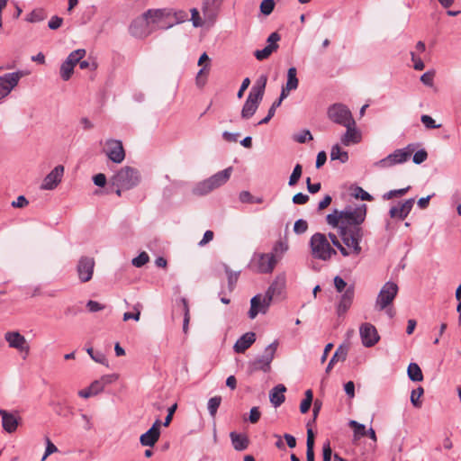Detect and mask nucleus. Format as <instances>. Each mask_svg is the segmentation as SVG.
I'll return each mask as SVG.
<instances>
[{
    "label": "nucleus",
    "mask_w": 461,
    "mask_h": 461,
    "mask_svg": "<svg viewBox=\"0 0 461 461\" xmlns=\"http://www.w3.org/2000/svg\"><path fill=\"white\" fill-rule=\"evenodd\" d=\"M168 13L170 28L178 23H184L188 19V14L184 10H176L173 8H168Z\"/></svg>",
    "instance_id": "473e14b6"
},
{
    "label": "nucleus",
    "mask_w": 461,
    "mask_h": 461,
    "mask_svg": "<svg viewBox=\"0 0 461 461\" xmlns=\"http://www.w3.org/2000/svg\"><path fill=\"white\" fill-rule=\"evenodd\" d=\"M294 140L299 143H304L307 140H312V136L308 130H304L299 134H297L294 138Z\"/></svg>",
    "instance_id": "69168bd1"
},
{
    "label": "nucleus",
    "mask_w": 461,
    "mask_h": 461,
    "mask_svg": "<svg viewBox=\"0 0 461 461\" xmlns=\"http://www.w3.org/2000/svg\"><path fill=\"white\" fill-rule=\"evenodd\" d=\"M267 82V75H261L252 88L249 91V95H252L258 98L263 99V95L265 93V88Z\"/></svg>",
    "instance_id": "2f4dec72"
},
{
    "label": "nucleus",
    "mask_w": 461,
    "mask_h": 461,
    "mask_svg": "<svg viewBox=\"0 0 461 461\" xmlns=\"http://www.w3.org/2000/svg\"><path fill=\"white\" fill-rule=\"evenodd\" d=\"M359 335L362 344L366 348H371L375 346L380 339V336L376 328L369 322H365L360 325Z\"/></svg>",
    "instance_id": "4468645a"
},
{
    "label": "nucleus",
    "mask_w": 461,
    "mask_h": 461,
    "mask_svg": "<svg viewBox=\"0 0 461 461\" xmlns=\"http://www.w3.org/2000/svg\"><path fill=\"white\" fill-rule=\"evenodd\" d=\"M0 416L2 417V426L8 433H13L16 430L19 420L16 415L0 409Z\"/></svg>",
    "instance_id": "393cba45"
},
{
    "label": "nucleus",
    "mask_w": 461,
    "mask_h": 461,
    "mask_svg": "<svg viewBox=\"0 0 461 461\" xmlns=\"http://www.w3.org/2000/svg\"><path fill=\"white\" fill-rule=\"evenodd\" d=\"M261 101L262 99L249 94L241 110V118L245 120L251 118L257 112Z\"/></svg>",
    "instance_id": "5701e85b"
},
{
    "label": "nucleus",
    "mask_w": 461,
    "mask_h": 461,
    "mask_svg": "<svg viewBox=\"0 0 461 461\" xmlns=\"http://www.w3.org/2000/svg\"><path fill=\"white\" fill-rule=\"evenodd\" d=\"M278 347L277 340H275L267 347H266L262 356L256 357L253 361L249 363V370L250 373L257 371H263L267 373L271 369V363L275 357Z\"/></svg>",
    "instance_id": "423d86ee"
},
{
    "label": "nucleus",
    "mask_w": 461,
    "mask_h": 461,
    "mask_svg": "<svg viewBox=\"0 0 461 461\" xmlns=\"http://www.w3.org/2000/svg\"><path fill=\"white\" fill-rule=\"evenodd\" d=\"M312 398H313V394H312V390H307L305 392V398L302 401L301 404H300V411L302 413H306L311 405H312Z\"/></svg>",
    "instance_id": "a18cd8bd"
},
{
    "label": "nucleus",
    "mask_w": 461,
    "mask_h": 461,
    "mask_svg": "<svg viewBox=\"0 0 461 461\" xmlns=\"http://www.w3.org/2000/svg\"><path fill=\"white\" fill-rule=\"evenodd\" d=\"M274 0H263L260 4V11L265 15H269L275 8Z\"/></svg>",
    "instance_id": "603ef678"
},
{
    "label": "nucleus",
    "mask_w": 461,
    "mask_h": 461,
    "mask_svg": "<svg viewBox=\"0 0 461 461\" xmlns=\"http://www.w3.org/2000/svg\"><path fill=\"white\" fill-rule=\"evenodd\" d=\"M86 51L84 49L76 50L68 56L66 61L75 67L86 56Z\"/></svg>",
    "instance_id": "4c0bfd02"
},
{
    "label": "nucleus",
    "mask_w": 461,
    "mask_h": 461,
    "mask_svg": "<svg viewBox=\"0 0 461 461\" xmlns=\"http://www.w3.org/2000/svg\"><path fill=\"white\" fill-rule=\"evenodd\" d=\"M140 171L134 167L126 166L118 170L110 179V183L118 196L123 191H128L137 186L140 182Z\"/></svg>",
    "instance_id": "f03ea898"
},
{
    "label": "nucleus",
    "mask_w": 461,
    "mask_h": 461,
    "mask_svg": "<svg viewBox=\"0 0 461 461\" xmlns=\"http://www.w3.org/2000/svg\"><path fill=\"white\" fill-rule=\"evenodd\" d=\"M354 298V287L349 286L341 295L340 301L337 307L338 315H343L351 306Z\"/></svg>",
    "instance_id": "a878e982"
},
{
    "label": "nucleus",
    "mask_w": 461,
    "mask_h": 461,
    "mask_svg": "<svg viewBox=\"0 0 461 461\" xmlns=\"http://www.w3.org/2000/svg\"><path fill=\"white\" fill-rule=\"evenodd\" d=\"M190 12L191 21L194 27H202L205 23H207L205 20L203 21V19L200 16L199 11L196 8H192Z\"/></svg>",
    "instance_id": "8fccbe9b"
},
{
    "label": "nucleus",
    "mask_w": 461,
    "mask_h": 461,
    "mask_svg": "<svg viewBox=\"0 0 461 461\" xmlns=\"http://www.w3.org/2000/svg\"><path fill=\"white\" fill-rule=\"evenodd\" d=\"M349 426L354 429V433L356 437H363L366 435V429L365 425L358 423L356 420H350Z\"/></svg>",
    "instance_id": "3c124183"
},
{
    "label": "nucleus",
    "mask_w": 461,
    "mask_h": 461,
    "mask_svg": "<svg viewBox=\"0 0 461 461\" xmlns=\"http://www.w3.org/2000/svg\"><path fill=\"white\" fill-rule=\"evenodd\" d=\"M160 431L155 429H149L140 438V444L145 447H153L159 438Z\"/></svg>",
    "instance_id": "7c9ffc66"
},
{
    "label": "nucleus",
    "mask_w": 461,
    "mask_h": 461,
    "mask_svg": "<svg viewBox=\"0 0 461 461\" xmlns=\"http://www.w3.org/2000/svg\"><path fill=\"white\" fill-rule=\"evenodd\" d=\"M58 451V447L51 442L49 438H46V449L43 456L41 457V461H45L46 458Z\"/></svg>",
    "instance_id": "052dcab7"
},
{
    "label": "nucleus",
    "mask_w": 461,
    "mask_h": 461,
    "mask_svg": "<svg viewBox=\"0 0 461 461\" xmlns=\"http://www.w3.org/2000/svg\"><path fill=\"white\" fill-rule=\"evenodd\" d=\"M95 267V260L89 257H82L77 264V271L78 278L82 283L92 279Z\"/></svg>",
    "instance_id": "dca6fc26"
},
{
    "label": "nucleus",
    "mask_w": 461,
    "mask_h": 461,
    "mask_svg": "<svg viewBox=\"0 0 461 461\" xmlns=\"http://www.w3.org/2000/svg\"><path fill=\"white\" fill-rule=\"evenodd\" d=\"M256 340L254 332H247L243 334L234 344V351L237 353L245 352Z\"/></svg>",
    "instance_id": "bb28decb"
},
{
    "label": "nucleus",
    "mask_w": 461,
    "mask_h": 461,
    "mask_svg": "<svg viewBox=\"0 0 461 461\" xmlns=\"http://www.w3.org/2000/svg\"><path fill=\"white\" fill-rule=\"evenodd\" d=\"M328 236H329V239L330 240L332 245L339 250L340 254L343 257L349 256V252L347 250V249L344 248V246L342 245L341 241L339 240V238L336 234L330 232L328 234Z\"/></svg>",
    "instance_id": "79ce46f5"
},
{
    "label": "nucleus",
    "mask_w": 461,
    "mask_h": 461,
    "mask_svg": "<svg viewBox=\"0 0 461 461\" xmlns=\"http://www.w3.org/2000/svg\"><path fill=\"white\" fill-rule=\"evenodd\" d=\"M116 377L113 375H103L100 379L95 380L91 383L89 387L93 391L94 394L96 395L99 393L103 392L104 387L107 384H112L113 381H115Z\"/></svg>",
    "instance_id": "cd10ccee"
},
{
    "label": "nucleus",
    "mask_w": 461,
    "mask_h": 461,
    "mask_svg": "<svg viewBox=\"0 0 461 461\" xmlns=\"http://www.w3.org/2000/svg\"><path fill=\"white\" fill-rule=\"evenodd\" d=\"M347 355H348V348L346 347H343V346H339L337 350L335 351V353L333 354L331 359L330 360L327 367H326V373H329L334 364L337 362V361H344L347 357Z\"/></svg>",
    "instance_id": "72a5a7b5"
},
{
    "label": "nucleus",
    "mask_w": 461,
    "mask_h": 461,
    "mask_svg": "<svg viewBox=\"0 0 461 461\" xmlns=\"http://www.w3.org/2000/svg\"><path fill=\"white\" fill-rule=\"evenodd\" d=\"M344 127L347 131L340 138V141L344 146H350L361 141L362 135L360 131L357 128L356 121H354L353 125Z\"/></svg>",
    "instance_id": "412c9836"
},
{
    "label": "nucleus",
    "mask_w": 461,
    "mask_h": 461,
    "mask_svg": "<svg viewBox=\"0 0 461 461\" xmlns=\"http://www.w3.org/2000/svg\"><path fill=\"white\" fill-rule=\"evenodd\" d=\"M329 119L341 126L353 125L354 118L350 110L343 104H334L328 108Z\"/></svg>",
    "instance_id": "0eeeda50"
},
{
    "label": "nucleus",
    "mask_w": 461,
    "mask_h": 461,
    "mask_svg": "<svg viewBox=\"0 0 461 461\" xmlns=\"http://www.w3.org/2000/svg\"><path fill=\"white\" fill-rule=\"evenodd\" d=\"M302 166L300 164H297L289 177L288 185L290 186L295 185L297 182L299 181L301 176H302Z\"/></svg>",
    "instance_id": "de8ad7c7"
},
{
    "label": "nucleus",
    "mask_w": 461,
    "mask_h": 461,
    "mask_svg": "<svg viewBox=\"0 0 461 461\" xmlns=\"http://www.w3.org/2000/svg\"><path fill=\"white\" fill-rule=\"evenodd\" d=\"M414 149L415 148L413 144H409L408 146L402 149H395L387 157L378 161H375L373 164V167L378 169H387L393 166L402 164L410 159Z\"/></svg>",
    "instance_id": "39448f33"
},
{
    "label": "nucleus",
    "mask_w": 461,
    "mask_h": 461,
    "mask_svg": "<svg viewBox=\"0 0 461 461\" xmlns=\"http://www.w3.org/2000/svg\"><path fill=\"white\" fill-rule=\"evenodd\" d=\"M5 340L8 342L10 348H16L19 351L28 352L29 347L26 343L25 338L16 331H9L5 335Z\"/></svg>",
    "instance_id": "4be33fe9"
},
{
    "label": "nucleus",
    "mask_w": 461,
    "mask_h": 461,
    "mask_svg": "<svg viewBox=\"0 0 461 461\" xmlns=\"http://www.w3.org/2000/svg\"><path fill=\"white\" fill-rule=\"evenodd\" d=\"M22 77L23 73L21 71L7 73L0 77V101L12 92Z\"/></svg>",
    "instance_id": "9b49d317"
},
{
    "label": "nucleus",
    "mask_w": 461,
    "mask_h": 461,
    "mask_svg": "<svg viewBox=\"0 0 461 461\" xmlns=\"http://www.w3.org/2000/svg\"><path fill=\"white\" fill-rule=\"evenodd\" d=\"M330 158L345 163L348 160V154L347 151L343 150L339 144H335L330 150Z\"/></svg>",
    "instance_id": "c9c22d12"
},
{
    "label": "nucleus",
    "mask_w": 461,
    "mask_h": 461,
    "mask_svg": "<svg viewBox=\"0 0 461 461\" xmlns=\"http://www.w3.org/2000/svg\"><path fill=\"white\" fill-rule=\"evenodd\" d=\"M311 254L313 258L328 261L337 251L330 245L325 234L321 232L314 233L310 239Z\"/></svg>",
    "instance_id": "7ed1b4c3"
},
{
    "label": "nucleus",
    "mask_w": 461,
    "mask_h": 461,
    "mask_svg": "<svg viewBox=\"0 0 461 461\" xmlns=\"http://www.w3.org/2000/svg\"><path fill=\"white\" fill-rule=\"evenodd\" d=\"M74 68L75 67L73 65H71L69 62L65 60L60 66L61 78L65 81H68L71 77V76L74 72Z\"/></svg>",
    "instance_id": "37998d69"
},
{
    "label": "nucleus",
    "mask_w": 461,
    "mask_h": 461,
    "mask_svg": "<svg viewBox=\"0 0 461 461\" xmlns=\"http://www.w3.org/2000/svg\"><path fill=\"white\" fill-rule=\"evenodd\" d=\"M224 0H203L202 4V13L203 19L209 24L214 23L221 11Z\"/></svg>",
    "instance_id": "2eb2a0df"
},
{
    "label": "nucleus",
    "mask_w": 461,
    "mask_h": 461,
    "mask_svg": "<svg viewBox=\"0 0 461 461\" xmlns=\"http://www.w3.org/2000/svg\"><path fill=\"white\" fill-rule=\"evenodd\" d=\"M414 199H407L400 206H393L390 209L389 214L392 218L404 220L412 209Z\"/></svg>",
    "instance_id": "b1692460"
},
{
    "label": "nucleus",
    "mask_w": 461,
    "mask_h": 461,
    "mask_svg": "<svg viewBox=\"0 0 461 461\" xmlns=\"http://www.w3.org/2000/svg\"><path fill=\"white\" fill-rule=\"evenodd\" d=\"M354 195L357 198H360L363 201H372L373 200L372 195L370 194H368L366 191H365L363 188L359 187V186H357L355 189Z\"/></svg>",
    "instance_id": "0e129e2a"
},
{
    "label": "nucleus",
    "mask_w": 461,
    "mask_h": 461,
    "mask_svg": "<svg viewBox=\"0 0 461 461\" xmlns=\"http://www.w3.org/2000/svg\"><path fill=\"white\" fill-rule=\"evenodd\" d=\"M149 260V257L146 252H141L138 257L134 258L131 261L132 265L136 267H141L147 264Z\"/></svg>",
    "instance_id": "864d4df0"
},
{
    "label": "nucleus",
    "mask_w": 461,
    "mask_h": 461,
    "mask_svg": "<svg viewBox=\"0 0 461 461\" xmlns=\"http://www.w3.org/2000/svg\"><path fill=\"white\" fill-rule=\"evenodd\" d=\"M86 307L89 312H96L104 310L105 306L96 301L90 300L87 302Z\"/></svg>",
    "instance_id": "774afa93"
},
{
    "label": "nucleus",
    "mask_w": 461,
    "mask_h": 461,
    "mask_svg": "<svg viewBox=\"0 0 461 461\" xmlns=\"http://www.w3.org/2000/svg\"><path fill=\"white\" fill-rule=\"evenodd\" d=\"M411 61L413 62V68L415 70H423L425 68L424 62L420 58H418L414 52H411Z\"/></svg>",
    "instance_id": "338daca9"
},
{
    "label": "nucleus",
    "mask_w": 461,
    "mask_h": 461,
    "mask_svg": "<svg viewBox=\"0 0 461 461\" xmlns=\"http://www.w3.org/2000/svg\"><path fill=\"white\" fill-rule=\"evenodd\" d=\"M154 32L151 24L149 23L145 13L140 17L136 18L130 26V33L136 38H146Z\"/></svg>",
    "instance_id": "9d476101"
},
{
    "label": "nucleus",
    "mask_w": 461,
    "mask_h": 461,
    "mask_svg": "<svg viewBox=\"0 0 461 461\" xmlns=\"http://www.w3.org/2000/svg\"><path fill=\"white\" fill-rule=\"evenodd\" d=\"M183 304H184V321H183V331L185 334L188 332V325L190 321V313H189V307L187 304V301L183 298L182 299Z\"/></svg>",
    "instance_id": "09e8293b"
},
{
    "label": "nucleus",
    "mask_w": 461,
    "mask_h": 461,
    "mask_svg": "<svg viewBox=\"0 0 461 461\" xmlns=\"http://www.w3.org/2000/svg\"><path fill=\"white\" fill-rule=\"evenodd\" d=\"M231 172V167L217 172L211 177L198 183L194 188V194L197 195H204L223 185L230 179Z\"/></svg>",
    "instance_id": "20e7f679"
},
{
    "label": "nucleus",
    "mask_w": 461,
    "mask_h": 461,
    "mask_svg": "<svg viewBox=\"0 0 461 461\" xmlns=\"http://www.w3.org/2000/svg\"><path fill=\"white\" fill-rule=\"evenodd\" d=\"M297 70L294 67H292L287 71V80L285 86H286L287 91H293L297 89L299 85V80L297 78Z\"/></svg>",
    "instance_id": "f704fd0d"
},
{
    "label": "nucleus",
    "mask_w": 461,
    "mask_h": 461,
    "mask_svg": "<svg viewBox=\"0 0 461 461\" xmlns=\"http://www.w3.org/2000/svg\"><path fill=\"white\" fill-rule=\"evenodd\" d=\"M271 305L268 297L258 294L253 296L250 300V309L248 312L249 318L254 320L258 314H266Z\"/></svg>",
    "instance_id": "f8f14e48"
},
{
    "label": "nucleus",
    "mask_w": 461,
    "mask_h": 461,
    "mask_svg": "<svg viewBox=\"0 0 461 461\" xmlns=\"http://www.w3.org/2000/svg\"><path fill=\"white\" fill-rule=\"evenodd\" d=\"M86 352L95 362L108 366L107 359L104 354H103L102 352H95L92 347L87 348Z\"/></svg>",
    "instance_id": "a19ab883"
},
{
    "label": "nucleus",
    "mask_w": 461,
    "mask_h": 461,
    "mask_svg": "<svg viewBox=\"0 0 461 461\" xmlns=\"http://www.w3.org/2000/svg\"><path fill=\"white\" fill-rule=\"evenodd\" d=\"M424 393V389L421 386L414 389L411 393V402L415 408H420L422 405V402L420 401V397Z\"/></svg>",
    "instance_id": "58836bf2"
},
{
    "label": "nucleus",
    "mask_w": 461,
    "mask_h": 461,
    "mask_svg": "<svg viewBox=\"0 0 461 461\" xmlns=\"http://www.w3.org/2000/svg\"><path fill=\"white\" fill-rule=\"evenodd\" d=\"M168 8L149 9L145 17L149 20L154 31L170 28Z\"/></svg>",
    "instance_id": "1a4fd4ad"
},
{
    "label": "nucleus",
    "mask_w": 461,
    "mask_h": 461,
    "mask_svg": "<svg viewBox=\"0 0 461 461\" xmlns=\"http://www.w3.org/2000/svg\"><path fill=\"white\" fill-rule=\"evenodd\" d=\"M420 121L427 129H438L441 126L440 124H437L435 120L427 114L421 115Z\"/></svg>",
    "instance_id": "6e6d98bb"
},
{
    "label": "nucleus",
    "mask_w": 461,
    "mask_h": 461,
    "mask_svg": "<svg viewBox=\"0 0 461 461\" xmlns=\"http://www.w3.org/2000/svg\"><path fill=\"white\" fill-rule=\"evenodd\" d=\"M232 446L235 450L242 451L249 447V438L246 435L232 431L230 433Z\"/></svg>",
    "instance_id": "c756f323"
},
{
    "label": "nucleus",
    "mask_w": 461,
    "mask_h": 461,
    "mask_svg": "<svg viewBox=\"0 0 461 461\" xmlns=\"http://www.w3.org/2000/svg\"><path fill=\"white\" fill-rule=\"evenodd\" d=\"M434 77H435V72L433 70H429L421 75L420 81L423 85H425L427 86H433Z\"/></svg>",
    "instance_id": "4d7b16f0"
},
{
    "label": "nucleus",
    "mask_w": 461,
    "mask_h": 461,
    "mask_svg": "<svg viewBox=\"0 0 461 461\" xmlns=\"http://www.w3.org/2000/svg\"><path fill=\"white\" fill-rule=\"evenodd\" d=\"M428 158V153L425 149H420L416 151L412 157V160L415 164H421Z\"/></svg>",
    "instance_id": "e2e57ef3"
},
{
    "label": "nucleus",
    "mask_w": 461,
    "mask_h": 461,
    "mask_svg": "<svg viewBox=\"0 0 461 461\" xmlns=\"http://www.w3.org/2000/svg\"><path fill=\"white\" fill-rule=\"evenodd\" d=\"M398 290V285L394 282H386L376 297L375 309L377 311H384L390 306L395 299Z\"/></svg>",
    "instance_id": "6e6552de"
},
{
    "label": "nucleus",
    "mask_w": 461,
    "mask_h": 461,
    "mask_svg": "<svg viewBox=\"0 0 461 461\" xmlns=\"http://www.w3.org/2000/svg\"><path fill=\"white\" fill-rule=\"evenodd\" d=\"M366 216V205L361 204L356 208L346 207L342 211L335 209L326 216L327 223L338 229L341 243L350 255L358 256L362 252L360 242L364 237L361 224Z\"/></svg>",
    "instance_id": "f257e3e1"
},
{
    "label": "nucleus",
    "mask_w": 461,
    "mask_h": 461,
    "mask_svg": "<svg viewBox=\"0 0 461 461\" xmlns=\"http://www.w3.org/2000/svg\"><path fill=\"white\" fill-rule=\"evenodd\" d=\"M221 402V396H214L209 399L207 403V408L210 415L212 417H215L218 408L220 407Z\"/></svg>",
    "instance_id": "ea45409f"
},
{
    "label": "nucleus",
    "mask_w": 461,
    "mask_h": 461,
    "mask_svg": "<svg viewBox=\"0 0 461 461\" xmlns=\"http://www.w3.org/2000/svg\"><path fill=\"white\" fill-rule=\"evenodd\" d=\"M225 270H226V273L228 275L229 288H230V290H233V288H234V286H235V285H236V283L238 281L240 273L239 272H232L227 267H226Z\"/></svg>",
    "instance_id": "13d9d810"
},
{
    "label": "nucleus",
    "mask_w": 461,
    "mask_h": 461,
    "mask_svg": "<svg viewBox=\"0 0 461 461\" xmlns=\"http://www.w3.org/2000/svg\"><path fill=\"white\" fill-rule=\"evenodd\" d=\"M288 249V244L286 241H283V240H279L277 241L274 248H273V252L276 254V255H279V256H282L285 252H286Z\"/></svg>",
    "instance_id": "680f3d73"
},
{
    "label": "nucleus",
    "mask_w": 461,
    "mask_h": 461,
    "mask_svg": "<svg viewBox=\"0 0 461 461\" xmlns=\"http://www.w3.org/2000/svg\"><path fill=\"white\" fill-rule=\"evenodd\" d=\"M141 304L140 303H137L133 306V310L135 311V312H125L123 314V321H127L129 320H134L136 321H138L140 318V310H141Z\"/></svg>",
    "instance_id": "49530a36"
},
{
    "label": "nucleus",
    "mask_w": 461,
    "mask_h": 461,
    "mask_svg": "<svg viewBox=\"0 0 461 461\" xmlns=\"http://www.w3.org/2000/svg\"><path fill=\"white\" fill-rule=\"evenodd\" d=\"M277 263V258L272 254H260L257 261L256 270L258 273H271Z\"/></svg>",
    "instance_id": "6ab92c4d"
},
{
    "label": "nucleus",
    "mask_w": 461,
    "mask_h": 461,
    "mask_svg": "<svg viewBox=\"0 0 461 461\" xmlns=\"http://www.w3.org/2000/svg\"><path fill=\"white\" fill-rule=\"evenodd\" d=\"M280 41V35L277 32H272L267 40V45L262 50H257L254 56L258 60H264L267 59L274 51L278 49L277 42Z\"/></svg>",
    "instance_id": "a211bd4d"
},
{
    "label": "nucleus",
    "mask_w": 461,
    "mask_h": 461,
    "mask_svg": "<svg viewBox=\"0 0 461 461\" xmlns=\"http://www.w3.org/2000/svg\"><path fill=\"white\" fill-rule=\"evenodd\" d=\"M408 376L413 382H420L423 380V375L420 367L416 363H411L408 366Z\"/></svg>",
    "instance_id": "e433bc0d"
},
{
    "label": "nucleus",
    "mask_w": 461,
    "mask_h": 461,
    "mask_svg": "<svg viewBox=\"0 0 461 461\" xmlns=\"http://www.w3.org/2000/svg\"><path fill=\"white\" fill-rule=\"evenodd\" d=\"M64 174V167L59 165L55 167L43 179L41 185L42 190H53L60 183Z\"/></svg>",
    "instance_id": "f3484780"
},
{
    "label": "nucleus",
    "mask_w": 461,
    "mask_h": 461,
    "mask_svg": "<svg viewBox=\"0 0 461 461\" xmlns=\"http://www.w3.org/2000/svg\"><path fill=\"white\" fill-rule=\"evenodd\" d=\"M308 229V223L306 221L303 219H299L294 222V231L296 234H303Z\"/></svg>",
    "instance_id": "bf43d9fd"
},
{
    "label": "nucleus",
    "mask_w": 461,
    "mask_h": 461,
    "mask_svg": "<svg viewBox=\"0 0 461 461\" xmlns=\"http://www.w3.org/2000/svg\"><path fill=\"white\" fill-rule=\"evenodd\" d=\"M286 388L284 384H277L269 393V399L275 407H279L285 400V392Z\"/></svg>",
    "instance_id": "c85d7f7f"
},
{
    "label": "nucleus",
    "mask_w": 461,
    "mask_h": 461,
    "mask_svg": "<svg viewBox=\"0 0 461 461\" xmlns=\"http://www.w3.org/2000/svg\"><path fill=\"white\" fill-rule=\"evenodd\" d=\"M285 288V276L284 275L277 276L272 284L267 288L266 294H264L266 297L269 298V301L272 303L275 297L281 296Z\"/></svg>",
    "instance_id": "aec40b11"
},
{
    "label": "nucleus",
    "mask_w": 461,
    "mask_h": 461,
    "mask_svg": "<svg viewBox=\"0 0 461 461\" xmlns=\"http://www.w3.org/2000/svg\"><path fill=\"white\" fill-rule=\"evenodd\" d=\"M409 186L408 187H405V188H401V189H394V190H391L387 193H385L384 195H383V198L384 200H390L395 196H402L404 195L408 190H409Z\"/></svg>",
    "instance_id": "5fc2aeb1"
},
{
    "label": "nucleus",
    "mask_w": 461,
    "mask_h": 461,
    "mask_svg": "<svg viewBox=\"0 0 461 461\" xmlns=\"http://www.w3.org/2000/svg\"><path fill=\"white\" fill-rule=\"evenodd\" d=\"M46 17L45 11L43 9H35L32 11L26 17V21L30 23H38L44 20Z\"/></svg>",
    "instance_id": "c03bdc74"
},
{
    "label": "nucleus",
    "mask_w": 461,
    "mask_h": 461,
    "mask_svg": "<svg viewBox=\"0 0 461 461\" xmlns=\"http://www.w3.org/2000/svg\"><path fill=\"white\" fill-rule=\"evenodd\" d=\"M104 152L113 163L120 164L125 158V151L121 140H108L105 142Z\"/></svg>",
    "instance_id": "ddd939ff"
}]
</instances>
